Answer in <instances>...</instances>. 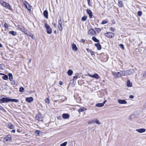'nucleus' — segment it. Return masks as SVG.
Wrapping results in <instances>:
<instances>
[{
    "label": "nucleus",
    "instance_id": "nucleus-9",
    "mask_svg": "<svg viewBox=\"0 0 146 146\" xmlns=\"http://www.w3.org/2000/svg\"><path fill=\"white\" fill-rule=\"evenodd\" d=\"M88 34L91 35H95L96 33L95 31L93 29H90L88 32Z\"/></svg>",
    "mask_w": 146,
    "mask_h": 146
},
{
    "label": "nucleus",
    "instance_id": "nucleus-16",
    "mask_svg": "<svg viewBox=\"0 0 146 146\" xmlns=\"http://www.w3.org/2000/svg\"><path fill=\"white\" fill-rule=\"evenodd\" d=\"M86 11H87V13L89 15V17L90 18H91L92 17V12L89 9H87Z\"/></svg>",
    "mask_w": 146,
    "mask_h": 146
},
{
    "label": "nucleus",
    "instance_id": "nucleus-54",
    "mask_svg": "<svg viewBox=\"0 0 146 146\" xmlns=\"http://www.w3.org/2000/svg\"><path fill=\"white\" fill-rule=\"evenodd\" d=\"M11 132L13 133H15V129H13L11 131Z\"/></svg>",
    "mask_w": 146,
    "mask_h": 146
},
{
    "label": "nucleus",
    "instance_id": "nucleus-59",
    "mask_svg": "<svg viewBox=\"0 0 146 146\" xmlns=\"http://www.w3.org/2000/svg\"><path fill=\"white\" fill-rule=\"evenodd\" d=\"M2 47V45L0 43V47L1 48Z\"/></svg>",
    "mask_w": 146,
    "mask_h": 146
},
{
    "label": "nucleus",
    "instance_id": "nucleus-17",
    "mask_svg": "<svg viewBox=\"0 0 146 146\" xmlns=\"http://www.w3.org/2000/svg\"><path fill=\"white\" fill-rule=\"evenodd\" d=\"M43 15L46 19L48 18V11L47 10H45L43 12Z\"/></svg>",
    "mask_w": 146,
    "mask_h": 146
},
{
    "label": "nucleus",
    "instance_id": "nucleus-34",
    "mask_svg": "<svg viewBox=\"0 0 146 146\" xmlns=\"http://www.w3.org/2000/svg\"><path fill=\"white\" fill-rule=\"evenodd\" d=\"M4 76L2 77V78L4 80H7L8 79V77L7 76L5 75H4Z\"/></svg>",
    "mask_w": 146,
    "mask_h": 146
},
{
    "label": "nucleus",
    "instance_id": "nucleus-38",
    "mask_svg": "<svg viewBox=\"0 0 146 146\" xmlns=\"http://www.w3.org/2000/svg\"><path fill=\"white\" fill-rule=\"evenodd\" d=\"M24 90V88L23 87H21L19 89V91L21 92H22Z\"/></svg>",
    "mask_w": 146,
    "mask_h": 146
},
{
    "label": "nucleus",
    "instance_id": "nucleus-18",
    "mask_svg": "<svg viewBox=\"0 0 146 146\" xmlns=\"http://www.w3.org/2000/svg\"><path fill=\"white\" fill-rule=\"evenodd\" d=\"M62 117L64 119H67L69 117V115L68 114L64 113L62 114Z\"/></svg>",
    "mask_w": 146,
    "mask_h": 146
},
{
    "label": "nucleus",
    "instance_id": "nucleus-48",
    "mask_svg": "<svg viewBox=\"0 0 146 146\" xmlns=\"http://www.w3.org/2000/svg\"><path fill=\"white\" fill-rule=\"evenodd\" d=\"M110 30L111 31L113 32H114L115 30V29L114 28L112 27H111Z\"/></svg>",
    "mask_w": 146,
    "mask_h": 146
},
{
    "label": "nucleus",
    "instance_id": "nucleus-50",
    "mask_svg": "<svg viewBox=\"0 0 146 146\" xmlns=\"http://www.w3.org/2000/svg\"><path fill=\"white\" fill-rule=\"evenodd\" d=\"M134 98V96L133 95H131L129 96V98H130L133 99Z\"/></svg>",
    "mask_w": 146,
    "mask_h": 146
},
{
    "label": "nucleus",
    "instance_id": "nucleus-10",
    "mask_svg": "<svg viewBox=\"0 0 146 146\" xmlns=\"http://www.w3.org/2000/svg\"><path fill=\"white\" fill-rule=\"evenodd\" d=\"M118 103L120 104H126L127 103V101L125 100L118 99L117 100Z\"/></svg>",
    "mask_w": 146,
    "mask_h": 146
},
{
    "label": "nucleus",
    "instance_id": "nucleus-39",
    "mask_svg": "<svg viewBox=\"0 0 146 146\" xmlns=\"http://www.w3.org/2000/svg\"><path fill=\"white\" fill-rule=\"evenodd\" d=\"M119 46L121 49H122L123 50H124V47L123 45L121 44H120L119 45Z\"/></svg>",
    "mask_w": 146,
    "mask_h": 146
},
{
    "label": "nucleus",
    "instance_id": "nucleus-2",
    "mask_svg": "<svg viewBox=\"0 0 146 146\" xmlns=\"http://www.w3.org/2000/svg\"><path fill=\"white\" fill-rule=\"evenodd\" d=\"M18 27L20 30L24 32L25 34L31 37L32 38L34 39V37L33 34L29 32L28 31L25 29L22 26L20 25H18Z\"/></svg>",
    "mask_w": 146,
    "mask_h": 146
},
{
    "label": "nucleus",
    "instance_id": "nucleus-33",
    "mask_svg": "<svg viewBox=\"0 0 146 146\" xmlns=\"http://www.w3.org/2000/svg\"><path fill=\"white\" fill-rule=\"evenodd\" d=\"M108 21L106 20H105L102 21V22L101 23V24L102 25L106 24L107 23Z\"/></svg>",
    "mask_w": 146,
    "mask_h": 146
},
{
    "label": "nucleus",
    "instance_id": "nucleus-20",
    "mask_svg": "<svg viewBox=\"0 0 146 146\" xmlns=\"http://www.w3.org/2000/svg\"><path fill=\"white\" fill-rule=\"evenodd\" d=\"M95 45L97 47L98 50H100L101 49V46L99 43L96 44Z\"/></svg>",
    "mask_w": 146,
    "mask_h": 146
},
{
    "label": "nucleus",
    "instance_id": "nucleus-43",
    "mask_svg": "<svg viewBox=\"0 0 146 146\" xmlns=\"http://www.w3.org/2000/svg\"><path fill=\"white\" fill-rule=\"evenodd\" d=\"M88 5L89 6H91V3H90V0H87Z\"/></svg>",
    "mask_w": 146,
    "mask_h": 146
},
{
    "label": "nucleus",
    "instance_id": "nucleus-55",
    "mask_svg": "<svg viewBox=\"0 0 146 146\" xmlns=\"http://www.w3.org/2000/svg\"><path fill=\"white\" fill-rule=\"evenodd\" d=\"M107 102V100H105L104 102L102 103L103 104V105H104V104H105L106 102Z\"/></svg>",
    "mask_w": 146,
    "mask_h": 146
},
{
    "label": "nucleus",
    "instance_id": "nucleus-27",
    "mask_svg": "<svg viewBox=\"0 0 146 146\" xmlns=\"http://www.w3.org/2000/svg\"><path fill=\"white\" fill-rule=\"evenodd\" d=\"M92 40L95 42H99V40L97 39L95 37H93L92 38Z\"/></svg>",
    "mask_w": 146,
    "mask_h": 146
},
{
    "label": "nucleus",
    "instance_id": "nucleus-24",
    "mask_svg": "<svg viewBox=\"0 0 146 146\" xmlns=\"http://www.w3.org/2000/svg\"><path fill=\"white\" fill-rule=\"evenodd\" d=\"M122 1L120 0H118V6L120 7H121L123 6V4Z\"/></svg>",
    "mask_w": 146,
    "mask_h": 146
},
{
    "label": "nucleus",
    "instance_id": "nucleus-19",
    "mask_svg": "<svg viewBox=\"0 0 146 146\" xmlns=\"http://www.w3.org/2000/svg\"><path fill=\"white\" fill-rule=\"evenodd\" d=\"M146 76V71H143L141 75V78H143Z\"/></svg>",
    "mask_w": 146,
    "mask_h": 146
},
{
    "label": "nucleus",
    "instance_id": "nucleus-22",
    "mask_svg": "<svg viewBox=\"0 0 146 146\" xmlns=\"http://www.w3.org/2000/svg\"><path fill=\"white\" fill-rule=\"evenodd\" d=\"M127 85L128 87H131L132 86V83L129 80H128L127 81Z\"/></svg>",
    "mask_w": 146,
    "mask_h": 146
},
{
    "label": "nucleus",
    "instance_id": "nucleus-30",
    "mask_svg": "<svg viewBox=\"0 0 146 146\" xmlns=\"http://www.w3.org/2000/svg\"><path fill=\"white\" fill-rule=\"evenodd\" d=\"M62 24H58V28L59 30L61 31L62 30Z\"/></svg>",
    "mask_w": 146,
    "mask_h": 146
},
{
    "label": "nucleus",
    "instance_id": "nucleus-40",
    "mask_svg": "<svg viewBox=\"0 0 146 146\" xmlns=\"http://www.w3.org/2000/svg\"><path fill=\"white\" fill-rule=\"evenodd\" d=\"M90 52L92 56L94 55V52L92 50H90Z\"/></svg>",
    "mask_w": 146,
    "mask_h": 146
},
{
    "label": "nucleus",
    "instance_id": "nucleus-56",
    "mask_svg": "<svg viewBox=\"0 0 146 146\" xmlns=\"http://www.w3.org/2000/svg\"><path fill=\"white\" fill-rule=\"evenodd\" d=\"M59 84L60 85H62V82H61V81H60L59 82Z\"/></svg>",
    "mask_w": 146,
    "mask_h": 146
},
{
    "label": "nucleus",
    "instance_id": "nucleus-21",
    "mask_svg": "<svg viewBox=\"0 0 146 146\" xmlns=\"http://www.w3.org/2000/svg\"><path fill=\"white\" fill-rule=\"evenodd\" d=\"M7 125L8 127L10 129H12L14 128V127L13 125L11 123H8Z\"/></svg>",
    "mask_w": 146,
    "mask_h": 146
},
{
    "label": "nucleus",
    "instance_id": "nucleus-6",
    "mask_svg": "<svg viewBox=\"0 0 146 146\" xmlns=\"http://www.w3.org/2000/svg\"><path fill=\"white\" fill-rule=\"evenodd\" d=\"M44 27L46 28V32L48 34H50L52 33V29L50 26L46 23H45Z\"/></svg>",
    "mask_w": 146,
    "mask_h": 146
},
{
    "label": "nucleus",
    "instance_id": "nucleus-3",
    "mask_svg": "<svg viewBox=\"0 0 146 146\" xmlns=\"http://www.w3.org/2000/svg\"><path fill=\"white\" fill-rule=\"evenodd\" d=\"M112 74L114 76L115 78H116L125 76L124 71H120L117 72H113Z\"/></svg>",
    "mask_w": 146,
    "mask_h": 146
},
{
    "label": "nucleus",
    "instance_id": "nucleus-35",
    "mask_svg": "<svg viewBox=\"0 0 146 146\" xmlns=\"http://www.w3.org/2000/svg\"><path fill=\"white\" fill-rule=\"evenodd\" d=\"M39 115H37L36 116V120L39 121H40L41 120V119L40 118H38V117H39Z\"/></svg>",
    "mask_w": 146,
    "mask_h": 146
},
{
    "label": "nucleus",
    "instance_id": "nucleus-8",
    "mask_svg": "<svg viewBox=\"0 0 146 146\" xmlns=\"http://www.w3.org/2000/svg\"><path fill=\"white\" fill-rule=\"evenodd\" d=\"M87 75L90 77L95 78L96 79H98L100 78L99 76L96 73H95L93 75H92L90 73H88Z\"/></svg>",
    "mask_w": 146,
    "mask_h": 146
},
{
    "label": "nucleus",
    "instance_id": "nucleus-61",
    "mask_svg": "<svg viewBox=\"0 0 146 146\" xmlns=\"http://www.w3.org/2000/svg\"><path fill=\"white\" fill-rule=\"evenodd\" d=\"M54 26L55 27H56V24H54Z\"/></svg>",
    "mask_w": 146,
    "mask_h": 146
},
{
    "label": "nucleus",
    "instance_id": "nucleus-11",
    "mask_svg": "<svg viewBox=\"0 0 146 146\" xmlns=\"http://www.w3.org/2000/svg\"><path fill=\"white\" fill-rule=\"evenodd\" d=\"M24 4L26 7L27 9H28L29 11L31 10V6L29 3L25 1L24 2Z\"/></svg>",
    "mask_w": 146,
    "mask_h": 146
},
{
    "label": "nucleus",
    "instance_id": "nucleus-5",
    "mask_svg": "<svg viewBox=\"0 0 146 146\" xmlns=\"http://www.w3.org/2000/svg\"><path fill=\"white\" fill-rule=\"evenodd\" d=\"M125 76H128L131 75L134 72L133 69H130L124 71Z\"/></svg>",
    "mask_w": 146,
    "mask_h": 146
},
{
    "label": "nucleus",
    "instance_id": "nucleus-58",
    "mask_svg": "<svg viewBox=\"0 0 146 146\" xmlns=\"http://www.w3.org/2000/svg\"><path fill=\"white\" fill-rule=\"evenodd\" d=\"M81 41L82 42H85V40L84 39L82 40Z\"/></svg>",
    "mask_w": 146,
    "mask_h": 146
},
{
    "label": "nucleus",
    "instance_id": "nucleus-37",
    "mask_svg": "<svg viewBox=\"0 0 146 146\" xmlns=\"http://www.w3.org/2000/svg\"><path fill=\"white\" fill-rule=\"evenodd\" d=\"M138 15L140 17L142 15V12L141 11H139L137 12Z\"/></svg>",
    "mask_w": 146,
    "mask_h": 146
},
{
    "label": "nucleus",
    "instance_id": "nucleus-49",
    "mask_svg": "<svg viewBox=\"0 0 146 146\" xmlns=\"http://www.w3.org/2000/svg\"><path fill=\"white\" fill-rule=\"evenodd\" d=\"M92 124H94L95 123H96V119H93L92 120Z\"/></svg>",
    "mask_w": 146,
    "mask_h": 146
},
{
    "label": "nucleus",
    "instance_id": "nucleus-42",
    "mask_svg": "<svg viewBox=\"0 0 146 146\" xmlns=\"http://www.w3.org/2000/svg\"><path fill=\"white\" fill-rule=\"evenodd\" d=\"M45 102L46 103H47L48 104L49 103V99L48 98H46L45 100Z\"/></svg>",
    "mask_w": 146,
    "mask_h": 146
},
{
    "label": "nucleus",
    "instance_id": "nucleus-52",
    "mask_svg": "<svg viewBox=\"0 0 146 146\" xmlns=\"http://www.w3.org/2000/svg\"><path fill=\"white\" fill-rule=\"evenodd\" d=\"M0 69L1 70H3V68L2 66V65L1 64H0Z\"/></svg>",
    "mask_w": 146,
    "mask_h": 146
},
{
    "label": "nucleus",
    "instance_id": "nucleus-13",
    "mask_svg": "<svg viewBox=\"0 0 146 146\" xmlns=\"http://www.w3.org/2000/svg\"><path fill=\"white\" fill-rule=\"evenodd\" d=\"M11 139L12 138L10 136L6 137L4 138V140L10 142L11 141Z\"/></svg>",
    "mask_w": 146,
    "mask_h": 146
},
{
    "label": "nucleus",
    "instance_id": "nucleus-29",
    "mask_svg": "<svg viewBox=\"0 0 146 146\" xmlns=\"http://www.w3.org/2000/svg\"><path fill=\"white\" fill-rule=\"evenodd\" d=\"M9 33L13 36L16 35H17L16 32L13 31H10Z\"/></svg>",
    "mask_w": 146,
    "mask_h": 146
},
{
    "label": "nucleus",
    "instance_id": "nucleus-28",
    "mask_svg": "<svg viewBox=\"0 0 146 146\" xmlns=\"http://www.w3.org/2000/svg\"><path fill=\"white\" fill-rule=\"evenodd\" d=\"M8 75L9 76V78L10 81H12L13 79V77L12 74L11 73H9Z\"/></svg>",
    "mask_w": 146,
    "mask_h": 146
},
{
    "label": "nucleus",
    "instance_id": "nucleus-57",
    "mask_svg": "<svg viewBox=\"0 0 146 146\" xmlns=\"http://www.w3.org/2000/svg\"><path fill=\"white\" fill-rule=\"evenodd\" d=\"M86 50L88 52H90V50H89L88 48H87L86 49Z\"/></svg>",
    "mask_w": 146,
    "mask_h": 146
},
{
    "label": "nucleus",
    "instance_id": "nucleus-25",
    "mask_svg": "<svg viewBox=\"0 0 146 146\" xmlns=\"http://www.w3.org/2000/svg\"><path fill=\"white\" fill-rule=\"evenodd\" d=\"M96 106L98 107H101L104 106L103 104L102 103H99L96 104Z\"/></svg>",
    "mask_w": 146,
    "mask_h": 146
},
{
    "label": "nucleus",
    "instance_id": "nucleus-60",
    "mask_svg": "<svg viewBox=\"0 0 146 146\" xmlns=\"http://www.w3.org/2000/svg\"><path fill=\"white\" fill-rule=\"evenodd\" d=\"M0 75H5V74H4L0 73Z\"/></svg>",
    "mask_w": 146,
    "mask_h": 146
},
{
    "label": "nucleus",
    "instance_id": "nucleus-4",
    "mask_svg": "<svg viewBox=\"0 0 146 146\" xmlns=\"http://www.w3.org/2000/svg\"><path fill=\"white\" fill-rule=\"evenodd\" d=\"M0 3L3 7H6L10 10L12 9L9 3L3 2L2 0L0 1Z\"/></svg>",
    "mask_w": 146,
    "mask_h": 146
},
{
    "label": "nucleus",
    "instance_id": "nucleus-47",
    "mask_svg": "<svg viewBox=\"0 0 146 146\" xmlns=\"http://www.w3.org/2000/svg\"><path fill=\"white\" fill-rule=\"evenodd\" d=\"M58 24H62V21L61 19L59 20L58 21Z\"/></svg>",
    "mask_w": 146,
    "mask_h": 146
},
{
    "label": "nucleus",
    "instance_id": "nucleus-14",
    "mask_svg": "<svg viewBox=\"0 0 146 146\" xmlns=\"http://www.w3.org/2000/svg\"><path fill=\"white\" fill-rule=\"evenodd\" d=\"M25 100L27 102L30 103L33 101V98L32 97L26 98Z\"/></svg>",
    "mask_w": 146,
    "mask_h": 146
},
{
    "label": "nucleus",
    "instance_id": "nucleus-12",
    "mask_svg": "<svg viewBox=\"0 0 146 146\" xmlns=\"http://www.w3.org/2000/svg\"><path fill=\"white\" fill-rule=\"evenodd\" d=\"M146 129L143 128H141L137 129L136 130V131L139 133H142L144 132L145 131Z\"/></svg>",
    "mask_w": 146,
    "mask_h": 146
},
{
    "label": "nucleus",
    "instance_id": "nucleus-62",
    "mask_svg": "<svg viewBox=\"0 0 146 146\" xmlns=\"http://www.w3.org/2000/svg\"><path fill=\"white\" fill-rule=\"evenodd\" d=\"M31 59H29V62H31Z\"/></svg>",
    "mask_w": 146,
    "mask_h": 146
},
{
    "label": "nucleus",
    "instance_id": "nucleus-53",
    "mask_svg": "<svg viewBox=\"0 0 146 146\" xmlns=\"http://www.w3.org/2000/svg\"><path fill=\"white\" fill-rule=\"evenodd\" d=\"M0 109L1 110H4L3 108L1 106H0Z\"/></svg>",
    "mask_w": 146,
    "mask_h": 146
},
{
    "label": "nucleus",
    "instance_id": "nucleus-23",
    "mask_svg": "<svg viewBox=\"0 0 146 146\" xmlns=\"http://www.w3.org/2000/svg\"><path fill=\"white\" fill-rule=\"evenodd\" d=\"M86 109L84 107H82L78 109V111L79 112H82L86 110Z\"/></svg>",
    "mask_w": 146,
    "mask_h": 146
},
{
    "label": "nucleus",
    "instance_id": "nucleus-31",
    "mask_svg": "<svg viewBox=\"0 0 146 146\" xmlns=\"http://www.w3.org/2000/svg\"><path fill=\"white\" fill-rule=\"evenodd\" d=\"M87 18V17L86 16H84L82 18L81 20L82 21H85L86 20Z\"/></svg>",
    "mask_w": 146,
    "mask_h": 146
},
{
    "label": "nucleus",
    "instance_id": "nucleus-46",
    "mask_svg": "<svg viewBox=\"0 0 146 146\" xmlns=\"http://www.w3.org/2000/svg\"><path fill=\"white\" fill-rule=\"evenodd\" d=\"M35 134L36 135H39V131H36L35 132Z\"/></svg>",
    "mask_w": 146,
    "mask_h": 146
},
{
    "label": "nucleus",
    "instance_id": "nucleus-1",
    "mask_svg": "<svg viewBox=\"0 0 146 146\" xmlns=\"http://www.w3.org/2000/svg\"><path fill=\"white\" fill-rule=\"evenodd\" d=\"M0 102L1 103H5L8 102H18L19 100H18L15 99H11L9 97H6L3 98L1 99H0Z\"/></svg>",
    "mask_w": 146,
    "mask_h": 146
},
{
    "label": "nucleus",
    "instance_id": "nucleus-41",
    "mask_svg": "<svg viewBox=\"0 0 146 146\" xmlns=\"http://www.w3.org/2000/svg\"><path fill=\"white\" fill-rule=\"evenodd\" d=\"M96 31L98 33H99L101 31V29L100 28H97L96 29Z\"/></svg>",
    "mask_w": 146,
    "mask_h": 146
},
{
    "label": "nucleus",
    "instance_id": "nucleus-44",
    "mask_svg": "<svg viewBox=\"0 0 146 146\" xmlns=\"http://www.w3.org/2000/svg\"><path fill=\"white\" fill-rule=\"evenodd\" d=\"M78 78V77L77 76H75L74 77L73 80V81L75 80H76Z\"/></svg>",
    "mask_w": 146,
    "mask_h": 146
},
{
    "label": "nucleus",
    "instance_id": "nucleus-51",
    "mask_svg": "<svg viewBox=\"0 0 146 146\" xmlns=\"http://www.w3.org/2000/svg\"><path fill=\"white\" fill-rule=\"evenodd\" d=\"M88 124H91V123L92 124V120L88 121Z\"/></svg>",
    "mask_w": 146,
    "mask_h": 146
},
{
    "label": "nucleus",
    "instance_id": "nucleus-36",
    "mask_svg": "<svg viewBox=\"0 0 146 146\" xmlns=\"http://www.w3.org/2000/svg\"><path fill=\"white\" fill-rule=\"evenodd\" d=\"M67 144V142H65L64 143L61 144L60 145V146H66Z\"/></svg>",
    "mask_w": 146,
    "mask_h": 146
},
{
    "label": "nucleus",
    "instance_id": "nucleus-15",
    "mask_svg": "<svg viewBox=\"0 0 146 146\" xmlns=\"http://www.w3.org/2000/svg\"><path fill=\"white\" fill-rule=\"evenodd\" d=\"M72 50L75 51H76L78 50V48H77L76 45L75 44H73L72 45Z\"/></svg>",
    "mask_w": 146,
    "mask_h": 146
},
{
    "label": "nucleus",
    "instance_id": "nucleus-32",
    "mask_svg": "<svg viewBox=\"0 0 146 146\" xmlns=\"http://www.w3.org/2000/svg\"><path fill=\"white\" fill-rule=\"evenodd\" d=\"M96 123L99 125H100L101 124V122L97 119H96Z\"/></svg>",
    "mask_w": 146,
    "mask_h": 146
},
{
    "label": "nucleus",
    "instance_id": "nucleus-7",
    "mask_svg": "<svg viewBox=\"0 0 146 146\" xmlns=\"http://www.w3.org/2000/svg\"><path fill=\"white\" fill-rule=\"evenodd\" d=\"M104 35L106 36L109 38L113 37L115 35L114 33L110 32H108L105 33Z\"/></svg>",
    "mask_w": 146,
    "mask_h": 146
},
{
    "label": "nucleus",
    "instance_id": "nucleus-26",
    "mask_svg": "<svg viewBox=\"0 0 146 146\" xmlns=\"http://www.w3.org/2000/svg\"><path fill=\"white\" fill-rule=\"evenodd\" d=\"M73 73V71L71 70H69L67 72V74L69 76L72 75Z\"/></svg>",
    "mask_w": 146,
    "mask_h": 146
},
{
    "label": "nucleus",
    "instance_id": "nucleus-63",
    "mask_svg": "<svg viewBox=\"0 0 146 146\" xmlns=\"http://www.w3.org/2000/svg\"><path fill=\"white\" fill-rule=\"evenodd\" d=\"M17 132H20L19 131V130H17Z\"/></svg>",
    "mask_w": 146,
    "mask_h": 146
},
{
    "label": "nucleus",
    "instance_id": "nucleus-45",
    "mask_svg": "<svg viewBox=\"0 0 146 146\" xmlns=\"http://www.w3.org/2000/svg\"><path fill=\"white\" fill-rule=\"evenodd\" d=\"M4 27L5 28H8V25L7 23H5L4 24Z\"/></svg>",
    "mask_w": 146,
    "mask_h": 146
}]
</instances>
